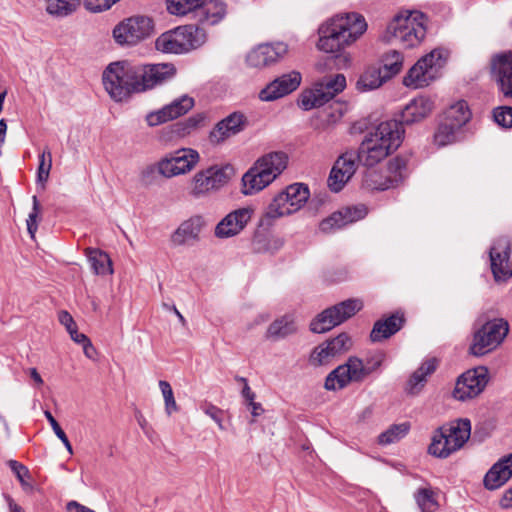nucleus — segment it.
<instances>
[{
	"label": "nucleus",
	"instance_id": "obj_1",
	"mask_svg": "<svg viewBox=\"0 0 512 512\" xmlns=\"http://www.w3.org/2000/svg\"><path fill=\"white\" fill-rule=\"evenodd\" d=\"M404 130L397 121L380 123L374 132L365 135L357 159L367 167H373L396 150L403 138Z\"/></svg>",
	"mask_w": 512,
	"mask_h": 512
},
{
	"label": "nucleus",
	"instance_id": "obj_2",
	"mask_svg": "<svg viewBox=\"0 0 512 512\" xmlns=\"http://www.w3.org/2000/svg\"><path fill=\"white\" fill-rule=\"evenodd\" d=\"M428 18L417 10H402L388 22L380 40L403 48L418 47L426 37Z\"/></svg>",
	"mask_w": 512,
	"mask_h": 512
},
{
	"label": "nucleus",
	"instance_id": "obj_3",
	"mask_svg": "<svg viewBox=\"0 0 512 512\" xmlns=\"http://www.w3.org/2000/svg\"><path fill=\"white\" fill-rule=\"evenodd\" d=\"M316 47L319 51L337 58L352 44V21L349 13L338 14L318 28Z\"/></svg>",
	"mask_w": 512,
	"mask_h": 512
},
{
	"label": "nucleus",
	"instance_id": "obj_4",
	"mask_svg": "<svg viewBox=\"0 0 512 512\" xmlns=\"http://www.w3.org/2000/svg\"><path fill=\"white\" fill-rule=\"evenodd\" d=\"M310 191L303 183H294L274 196L265 209L261 223L270 225L276 219L299 211L308 201Z\"/></svg>",
	"mask_w": 512,
	"mask_h": 512
},
{
	"label": "nucleus",
	"instance_id": "obj_5",
	"mask_svg": "<svg viewBox=\"0 0 512 512\" xmlns=\"http://www.w3.org/2000/svg\"><path fill=\"white\" fill-rule=\"evenodd\" d=\"M102 81L109 96L114 101L121 102L131 93L137 92L136 66L127 61L110 63L103 71Z\"/></svg>",
	"mask_w": 512,
	"mask_h": 512
},
{
	"label": "nucleus",
	"instance_id": "obj_6",
	"mask_svg": "<svg viewBox=\"0 0 512 512\" xmlns=\"http://www.w3.org/2000/svg\"><path fill=\"white\" fill-rule=\"evenodd\" d=\"M207 41V33L194 26L184 25L161 34L155 47L163 53L184 54L201 47Z\"/></svg>",
	"mask_w": 512,
	"mask_h": 512
},
{
	"label": "nucleus",
	"instance_id": "obj_7",
	"mask_svg": "<svg viewBox=\"0 0 512 512\" xmlns=\"http://www.w3.org/2000/svg\"><path fill=\"white\" fill-rule=\"evenodd\" d=\"M471 435V422L463 418L452 422L449 426L438 429L429 446V453L439 458H447L468 441Z\"/></svg>",
	"mask_w": 512,
	"mask_h": 512
},
{
	"label": "nucleus",
	"instance_id": "obj_8",
	"mask_svg": "<svg viewBox=\"0 0 512 512\" xmlns=\"http://www.w3.org/2000/svg\"><path fill=\"white\" fill-rule=\"evenodd\" d=\"M346 85V78L343 74L326 75L316 80L310 88L301 92L298 105L305 111L322 107L341 93Z\"/></svg>",
	"mask_w": 512,
	"mask_h": 512
},
{
	"label": "nucleus",
	"instance_id": "obj_9",
	"mask_svg": "<svg viewBox=\"0 0 512 512\" xmlns=\"http://www.w3.org/2000/svg\"><path fill=\"white\" fill-rule=\"evenodd\" d=\"M448 58V52L441 48L433 49L421 57L403 79L406 87L423 88L433 82Z\"/></svg>",
	"mask_w": 512,
	"mask_h": 512
},
{
	"label": "nucleus",
	"instance_id": "obj_10",
	"mask_svg": "<svg viewBox=\"0 0 512 512\" xmlns=\"http://www.w3.org/2000/svg\"><path fill=\"white\" fill-rule=\"evenodd\" d=\"M234 175L231 165H212L194 174L189 194L196 199L206 197L224 187Z\"/></svg>",
	"mask_w": 512,
	"mask_h": 512
},
{
	"label": "nucleus",
	"instance_id": "obj_11",
	"mask_svg": "<svg viewBox=\"0 0 512 512\" xmlns=\"http://www.w3.org/2000/svg\"><path fill=\"white\" fill-rule=\"evenodd\" d=\"M407 175V160L397 156L388 161L385 170H367L364 179V187L372 190H387L401 183Z\"/></svg>",
	"mask_w": 512,
	"mask_h": 512
},
{
	"label": "nucleus",
	"instance_id": "obj_12",
	"mask_svg": "<svg viewBox=\"0 0 512 512\" xmlns=\"http://www.w3.org/2000/svg\"><path fill=\"white\" fill-rule=\"evenodd\" d=\"M154 33L152 18L135 15L124 19L113 29V37L120 45H136Z\"/></svg>",
	"mask_w": 512,
	"mask_h": 512
},
{
	"label": "nucleus",
	"instance_id": "obj_13",
	"mask_svg": "<svg viewBox=\"0 0 512 512\" xmlns=\"http://www.w3.org/2000/svg\"><path fill=\"white\" fill-rule=\"evenodd\" d=\"M200 161V154L192 148H180L159 159V175L170 179L191 172Z\"/></svg>",
	"mask_w": 512,
	"mask_h": 512
},
{
	"label": "nucleus",
	"instance_id": "obj_14",
	"mask_svg": "<svg viewBox=\"0 0 512 512\" xmlns=\"http://www.w3.org/2000/svg\"><path fill=\"white\" fill-rule=\"evenodd\" d=\"M508 323L503 319L486 322L473 337L470 351L475 356H482L495 349L508 333Z\"/></svg>",
	"mask_w": 512,
	"mask_h": 512
},
{
	"label": "nucleus",
	"instance_id": "obj_15",
	"mask_svg": "<svg viewBox=\"0 0 512 512\" xmlns=\"http://www.w3.org/2000/svg\"><path fill=\"white\" fill-rule=\"evenodd\" d=\"M137 92L153 89L171 80L176 74V68L170 63L145 64L136 66Z\"/></svg>",
	"mask_w": 512,
	"mask_h": 512
},
{
	"label": "nucleus",
	"instance_id": "obj_16",
	"mask_svg": "<svg viewBox=\"0 0 512 512\" xmlns=\"http://www.w3.org/2000/svg\"><path fill=\"white\" fill-rule=\"evenodd\" d=\"M488 383V371L485 367H478L463 373L456 381L453 397L459 401H466L481 394Z\"/></svg>",
	"mask_w": 512,
	"mask_h": 512
},
{
	"label": "nucleus",
	"instance_id": "obj_17",
	"mask_svg": "<svg viewBox=\"0 0 512 512\" xmlns=\"http://www.w3.org/2000/svg\"><path fill=\"white\" fill-rule=\"evenodd\" d=\"M352 315V300L347 299L317 315L310 323V329L314 333H325L335 326L340 325Z\"/></svg>",
	"mask_w": 512,
	"mask_h": 512
},
{
	"label": "nucleus",
	"instance_id": "obj_18",
	"mask_svg": "<svg viewBox=\"0 0 512 512\" xmlns=\"http://www.w3.org/2000/svg\"><path fill=\"white\" fill-rule=\"evenodd\" d=\"M287 52L288 46L284 42L263 43L248 52L246 63L249 67L262 69L278 62Z\"/></svg>",
	"mask_w": 512,
	"mask_h": 512
},
{
	"label": "nucleus",
	"instance_id": "obj_19",
	"mask_svg": "<svg viewBox=\"0 0 512 512\" xmlns=\"http://www.w3.org/2000/svg\"><path fill=\"white\" fill-rule=\"evenodd\" d=\"M511 243L507 237L498 238L490 248L491 269L496 281L512 276Z\"/></svg>",
	"mask_w": 512,
	"mask_h": 512
},
{
	"label": "nucleus",
	"instance_id": "obj_20",
	"mask_svg": "<svg viewBox=\"0 0 512 512\" xmlns=\"http://www.w3.org/2000/svg\"><path fill=\"white\" fill-rule=\"evenodd\" d=\"M248 124L247 117L241 112H233L219 121L209 133V141L219 145L232 136L242 132Z\"/></svg>",
	"mask_w": 512,
	"mask_h": 512
},
{
	"label": "nucleus",
	"instance_id": "obj_21",
	"mask_svg": "<svg viewBox=\"0 0 512 512\" xmlns=\"http://www.w3.org/2000/svg\"><path fill=\"white\" fill-rule=\"evenodd\" d=\"M301 74L292 71L284 74L263 88L259 93L262 101H274L295 91L301 84Z\"/></svg>",
	"mask_w": 512,
	"mask_h": 512
},
{
	"label": "nucleus",
	"instance_id": "obj_22",
	"mask_svg": "<svg viewBox=\"0 0 512 512\" xmlns=\"http://www.w3.org/2000/svg\"><path fill=\"white\" fill-rule=\"evenodd\" d=\"M253 209L243 207L227 214L215 227V236L229 238L239 234L250 221Z\"/></svg>",
	"mask_w": 512,
	"mask_h": 512
},
{
	"label": "nucleus",
	"instance_id": "obj_23",
	"mask_svg": "<svg viewBox=\"0 0 512 512\" xmlns=\"http://www.w3.org/2000/svg\"><path fill=\"white\" fill-rule=\"evenodd\" d=\"M491 73L505 97L512 96V51L491 59Z\"/></svg>",
	"mask_w": 512,
	"mask_h": 512
},
{
	"label": "nucleus",
	"instance_id": "obj_24",
	"mask_svg": "<svg viewBox=\"0 0 512 512\" xmlns=\"http://www.w3.org/2000/svg\"><path fill=\"white\" fill-rule=\"evenodd\" d=\"M211 121L207 112H198L188 117L183 122H178L172 126L166 127L160 132L161 141H171L174 137H185L193 131L207 126Z\"/></svg>",
	"mask_w": 512,
	"mask_h": 512
},
{
	"label": "nucleus",
	"instance_id": "obj_25",
	"mask_svg": "<svg viewBox=\"0 0 512 512\" xmlns=\"http://www.w3.org/2000/svg\"><path fill=\"white\" fill-rule=\"evenodd\" d=\"M228 13V6L222 0H209L197 10L195 17L196 27L204 30L221 23Z\"/></svg>",
	"mask_w": 512,
	"mask_h": 512
},
{
	"label": "nucleus",
	"instance_id": "obj_26",
	"mask_svg": "<svg viewBox=\"0 0 512 512\" xmlns=\"http://www.w3.org/2000/svg\"><path fill=\"white\" fill-rule=\"evenodd\" d=\"M352 178V153L340 155L331 168L327 186L334 193L340 192Z\"/></svg>",
	"mask_w": 512,
	"mask_h": 512
},
{
	"label": "nucleus",
	"instance_id": "obj_27",
	"mask_svg": "<svg viewBox=\"0 0 512 512\" xmlns=\"http://www.w3.org/2000/svg\"><path fill=\"white\" fill-rule=\"evenodd\" d=\"M206 222L200 215L183 221L172 235V242L177 246L192 245L199 241L200 233Z\"/></svg>",
	"mask_w": 512,
	"mask_h": 512
},
{
	"label": "nucleus",
	"instance_id": "obj_28",
	"mask_svg": "<svg viewBox=\"0 0 512 512\" xmlns=\"http://www.w3.org/2000/svg\"><path fill=\"white\" fill-rule=\"evenodd\" d=\"M512 476V453L496 462L486 473L484 485L489 490H495L504 485Z\"/></svg>",
	"mask_w": 512,
	"mask_h": 512
},
{
	"label": "nucleus",
	"instance_id": "obj_29",
	"mask_svg": "<svg viewBox=\"0 0 512 512\" xmlns=\"http://www.w3.org/2000/svg\"><path fill=\"white\" fill-rule=\"evenodd\" d=\"M434 106V101L428 96L413 98L402 110V121L406 124L420 122L431 114Z\"/></svg>",
	"mask_w": 512,
	"mask_h": 512
},
{
	"label": "nucleus",
	"instance_id": "obj_30",
	"mask_svg": "<svg viewBox=\"0 0 512 512\" xmlns=\"http://www.w3.org/2000/svg\"><path fill=\"white\" fill-rule=\"evenodd\" d=\"M271 183L273 181L267 176L266 172L253 163L242 176L241 192L246 196H251L264 190Z\"/></svg>",
	"mask_w": 512,
	"mask_h": 512
},
{
	"label": "nucleus",
	"instance_id": "obj_31",
	"mask_svg": "<svg viewBox=\"0 0 512 512\" xmlns=\"http://www.w3.org/2000/svg\"><path fill=\"white\" fill-rule=\"evenodd\" d=\"M254 163L274 182L287 168L288 155L282 151H273L259 157Z\"/></svg>",
	"mask_w": 512,
	"mask_h": 512
},
{
	"label": "nucleus",
	"instance_id": "obj_32",
	"mask_svg": "<svg viewBox=\"0 0 512 512\" xmlns=\"http://www.w3.org/2000/svg\"><path fill=\"white\" fill-rule=\"evenodd\" d=\"M404 323L403 314L395 313L383 320H378L370 333L373 342H379L389 338L398 332Z\"/></svg>",
	"mask_w": 512,
	"mask_h": 512
},
{
	"label": "nucleus",
	"instance_id": "obj_33",
	"mask_svg": "<svg viewBox=\"0 0 512 512\" xmlns=\"http://www.w3.org/2000/svg\"><path fill=\"white\" fill-rule=\"evenodd\" d=\"M404 323L403 314L395 313L383 320H378L370 333L373 342H379L389 338L398 332Z\"/></svg>",
	"mask_w": 512,
	"mask_h": 512
},
{
	"label": "nucleus",
	"instance_id": "obj_34",
	"mask_svg": "<svg viewBox=\"0 0 512 512\" xmlns=\"http://www.w3.org/2000/svg\"><path fill=\"white\" fill-rule=\"evenodd\" d=\"M436 368L437 360L435 358L425 360L408 379L405 388L407 393L411 395L419 394L427 382V377L433 374Z\"/></svg>",
	"mask_w": 512,
	"mask_h": 512
},
{
	"label": "nucleus",
	"instance_id": "obj_35",
	"mask_svg": "<svg viewBox=\"0 0 512 512\" xmlns=\"http://www.w3.org/2000/svg\"><path fill=\"white\" fill-rule=\"evenodd\" d=\"M298 330L296 319L292 314H285L275 319L267 328L266 338L278 341L295 334Z\"/></svg>",
	"mask_w": 512,
	"mask_h": 512
},
{
	"label": "nucleus",
	"instance_id": "obj_36",
	"mask_svg": "<svg viewBox=\"0 0 512 512\" xmlns=\"http://www.w3.org/2000/svg\"><path fill=\"white\" fill-rule=\"evenodd\" d=\"M352 381V357L347 362L331 371L324 383V388L328 391L343 389Z\"/></svg>",
	"mask_w": 512,
	"mask_h": 512
},
{
	"label": "nucleus",
	"instance_id": "obj_37",
	"mask_svg": "<svg viewBox=\"0 0 512 512\" xmlns=\"http://www.w3.org/2000/svg\"><path fill=\"white\" fill-rule=\"evenodd\" d=\"M387 80L380 67L370 66L360 75L356 88L361 92L375 90Z\"/></svg>",
	"mask_w": 512,
	"mask_h": 512
},
{
	"label": "nucleus",
	"instance_id": "obj_38",
	"mask_svg": "<svg viewBox=\"0 0 512 512\" xmlns=\"http://www.w3.org/2000/svg\"><path fill=\"white\" fill-rule=\"evenodd\" d=\"M45 11L52 17L65 18L77 11L81 0H43Z\"/></svg>",
	"mask_w": 512,
	"mask_h": 512
},
{
	"label": "nucleus",
	"instance_id": "obj_39",
	"mask_svg": "<svg viewBox=\"0 0 512 512\" xmlns=\"http://www.w3.org/2000/svg\"><path fill=\"white\" fill-rule=\"evenodd\" d=\"M471 118V112L465 101L452 104L445 112L444 121L460 129Z\"/></svg>",
	"mask_w": 512,
	"mask_h": 512
},
{
	"label": "nucleus",
	"instance_id": "obj_40",
	"mask_svg": "<svg viewBox=\"0 0 512 512\" xmlns=\"http://www.w3.org/2000/svg\"><path fill=\"white\" fill-rule=\"evenodd\" d=\"M86 255L95 274L109 275L113 273L112 261L107 253L98 249L87 248Z\"/></svg>",
	"mask_w": 512,
	"mask_h": 512
},
{
	"label": "nucleus",
	"instance_id": "obj_41",
	"mask_svg": "<svg viewBox=\"0 0 512 512\" xmlns=\"http://www.w3.org/2000/svg\"><path fill=\"white\" fill-rule=\"evenodd\" d=\"M352 222V210L349 207H346L343 210H339L333 213L328 218L324 219L319 228L324 233H331L337 229H340L347 224Z\"/></svg>",
	"mask_w": 512,
	"mask_h": 512
},
{
	"label": "nucleus",
	"instance_id": "obj_42",
	"mask_svg": "<svg viewBox=\"0 0 512 512\" xmlns=\"http://www.w3.org/2000/svg\"><path fill=\"white\" fill-rule=\"evenodd\" d=\"M381 61L383 64L382 73L389 80L402 70L404 57L400 51L393 49L385 52L381 57Z\"/></svg>",
	"mask_w": 512,
	"mask_h": 512
},
{
	"label": "nucleus",
	"instance_id": "obj_43",
	"mask_svg": "<svg viewBox=\"0 0 512 512\" xmlns=\"http://www.w3.org/2000/svg\"><path fill=\"white\" fill-rule=\"evenodd\" d=\"M414 499L421 512H435L439 507L437 495L429 487L418 488Z\"/></svg>",
	"mask_w": 512,
	"mask_h": 512
},
{
	"label": "nucleus",
	"instance_id": "obj_44",
	"mask_svg": "<svg viewBox=\"0 0 512 512\" xmlns=\"http://www.w3.org/2000/svg\"><path fill=\"white\" fill-rule=\"evenodd\" d=\"M194 99L188 95L173 100L170 104L164 106V109L170 120L185 115L194 107Z\"/></svg>",
	"mask_w": 512,
	"mask_h": 512
},
{
	"label": "nucleus",
	"instance_id": "obj_45",
	"mask_svg": "<svg viewBox=\"0 0 512 512\" xmlns=\"http://www.w3.org/2000/svg\"><path fill=\"white\" fill-rule=\"evenodd\" d=\"M409 430L410 423L408 422L393 424L378 436V442L381 445L396 443L404 438L408 434Z\"/></svg>",
	"mask_w": 512,
	"mask_h": 512
},
{
	"label": "nucleus",
	"instance_id": "obj_46",
	"mask_svg": "<svg viewBox=\"0 0 512 512\" xmlns=\"http://www.w3.org/2000/svg\"><path fill=\"white\" fill-rule=\"evenodd\" d=\"M205 0H167V10L176 16H185L197 10L204 4Z\"/></svg>",
	"mask_w": 512,
	"mask_h": 512
},
{
	"label": "nucleus",
	"instance_id": "obj_47",
	"mask_svg": "<svg viewBox=\"0 0 512 512\" xmlns=\"http://www.w3.org/2000/svg\"><path fill=\"white\" fill-rule=\"evenodd\" d=\"M52 168V153L49 147H45L41 154H39V165L37 168V178L36 181L38 184L42 185V188H45V183L49 179L50 171Z\"/></svg>",
	"mask_w": 512,
	"mask_h": 512
},
{
	"label": "nucleus",
	"instance_id": "obj_48",
	"mask_svg": "<svg viewBox=\"0 0 512 512\" xmlns=\"http://www.w3.org/2000/svg\"><path fill=\"white\" fill-rule=\"evenodd\" d=\"M334 357L329 345L324 342L313 349L309 357V363L314 367H319L327 365Z\"/></svg>",
	"mask_w": 512,
	"mask_h": 512
},
{
	"label": "nucleus",
	"instance_id": "obj_49",
	"mask_svg": "<svg viewBox=\"0 0 512 512\" xmlns=\"http://www.w3.org/2000/svg\"><path fill=\"white\" fill-rule=\"evenodd\" d=\"M458 130V128L443 120L434 135L435 143L438 146H445L452 143L455 140V134Z\"/></svg>",
	"mask_w": 512,
	"mask_h": 512
},
{
	"label": "nucleus",
	"instance_id": "obj_50",
	"mask_svg": "<svg viewBox=\"0 0 512 512\" xmlns=\"http://www.w3.org/2000/svg\"><path fill=\"white\" fill-rule=\"evenodd\" d=\"M159 388L161 390L164 403H165V412L167 415H171L179 410V407L175 401L174 393L169 382L165 380L159 381Z\"/></svg>",
	"mask_w": 512,
	"mask_h": 512
},
{
	"label": "nucleus",
	"instance_id": "obj_51",
	"mask_svg": "<svg viewBox=\"0 0 512 512\" xmlns=\"http://www.w3.org/2000/svg\"><path fill=\"white\" fill-rule=\"evenodd\" d=\"M32 202H33V206H32V210L31 212L29 213L28 215V218L26 220V224H27V230H28V233L30 235V237L32 239L35 238V234L37 232V229H38V224H39V221H40V214H41V205L38 201V198L36 196H33L32 197Z\"/></svg>",
	"mask_w": 512,
	"mask_h": 512
},
{
	"label": "nucleus",
	"instance_id": "obj_52",
	"mask_svg": "<svg viewBox=\"0 0 512 512\" xmlns=\"http://www.w3.org/2000/svg\"><path fill=\"white\" fill-rule=\"evenodd\" d=\"M381 361L375 360L364 364L362 360L354 358V381H361L380 366Z\"/></svg>",
	"mask_w": 512,
	"mask_h": 512
},
{
	"label": "nucleus",
	"instance_id": "obj_53",
	"mask_svg": "<svg viewBox=\"0 0 512 512\" xmlns=\"http://www.w3.org/2000/svg\"><path fill=\"white\" fill-rule=\"evenodd\" d=\"M7 465L10 467V469L15 474L16 478L19 480L23 489L26 490L28 488H31L30 483L26 481V478L30 477V473L25 465L16 460H9L7 462Z\"/></svg>",
	"mask_w": 512,
	"mask_h": 512
},
{
	"label": "nucleus",
	"instance_id": "obj_54",
	"mask_svg": "<svg viewBox=\"0 0 512 512\" xmlns=\"http://www.w3.org/2000/svg\"><path fill=\"white\" fill-rule=\"evenodd\" d=\"M326 343L329 345L334 356H337L349 348L350 337L348 334L343 333Z\"/></svg>",
	"mask_w": 512,
	"mask_h": 512
},
{
	"label": "nucleus",
	"instance_id": "obj_55",
	"mask_svg": "<svg viewBox=\"0 0 512 512\" xmlns=\"http://www.w3.org/2000/svg\"><path fill=\"white\" fill-rule=\"evenodd\" d=\"M496 123L504 128L512 127V107H500L494 110Z\"/></svg>",
	"mask_w": 512,
	"mask_h": 512
},
{
	"label": "nucleus",
	"instance_id": "obj_56",
	"mask_svg": "<svg viewBox=\"0 0 512 512\" xmlns=\"http://www.w3.org/2000/svg\"><path fill=\"white\" fill-rule=\"evenodd\" d=\"M159 174V160L155 164L145 166L140 172V179L145 185H151Z\"/></svg>",
	"mask_w": 512,
	"mask_h": 512
},
{
	"label": "nucleus",
	"instance_id": "obj_57",
	"mask_svg": "<svg viewBox=\"0 0 512 512\" xmlns=\"http://www.w3.org/2000/svg\"><path fill=\"white\" fill-rule=\"evenodd\" d=\"M167 121H170V119H169L164 107L157 111L150 112L146 116V122H147L148 126H150V127L160 125Z\"/></svg>",
	"mask_w": 512,
	"mask_h": 512
},
{
	"label": "nucleus",
	"instance_id": "obj_58",
	"mask_svg": "<svg viewBox=\"0 0 512 512\" xmlns=\"http://www.w3.org/2000/svg\"><path fill=\"white\" fill-rule=\"evenodd\" d=\"M114 5L112 0H86L85 7L87 10L97 13L108 10Z\"/></svg>",
	"mask_w": 512,
	"mask_h": 512
},
{
	"label": "nucleus",
	"instance_id": "obj_59",
	"mask_svg": "<svg viewBox=\"0 0 512 512\" xmlns=\"http://www.w3.org/2000/svg\"><path fill=\"white\" fill-rule=\"evenodd\" d=\"M368 28L365 18L361 14L354 13V41L362 36Z\"/></svg>",
	"mask_w": 512,
	"mask_h": 512
},
{
	"label": "nucleus",
	"instance_id": "obj_60",
	"mask_svg": "<svg viewBox=\"0 0 512 512\" xmlns=\"http://www.w3.org/2000/svg\"><path fill=\"white\" fill-rule=\"evenodd\" d=\"M58 320L66 328L68 333L77 327L71 314L65 310L59 312Z\"/></svg>",
	"mask_w": 512,
	"mask_h": 512
},
{
	"label": "nucleus",
	"instance_id": "obj_61",
	"mask_svg": "<svg viewBox=\"0 0 512 512\" xmlns=\"http://www.w3.org/2000/svg\"><path fill=\"white\" fill-rule=\"evenodd\" d=\"M205 414L208 415L211 419H213L219 426L220 429H224V426H223V419H222V411L214 406V405H209L205 410H204Z\"/></svg>",
	"mask_w": 512,
	"mask_h": 512
},
{
	"label": "nucleus",
	"instance_id": "obj_62",
	"mask_svg": "<svg viewBox=\"0 0 512 512\" xmlns=\"http://www.w3.org/2000/svg\"><path fill=\"white\" fill-rule=\"evenodd\" d=\"M44 415L46 417V419L48 420V422L50 423L51 425V428L52 430L54 431L55 435L58 437V436H61L63 435L65 432L63 431V429L60 427L59 423L56 421V419L53 417V415L51 414L50 411L48 410H45L44 411Z\"/></svg>",
	"mask_w": 512,
	"mask_h": 512
},
{
	"label": "nucleus",
	"instance_id": "obj_63",
	"mask_svg": "<svg viewBox=\"0 0 512 512\" xmlns=\"http://www.w3.org/2000/svg\"><path fill=\"white\" fill-rule=\"evenodd\" d=\"M67 511L68 512H95L94 510H92L76 501L68 502Z\"/></svg>",
	"mask_w": 512,
	"mask_h": 512
},
{
	"label": "nucleus",
	"instance_id": "obj_64",
	"mask_svg": "<svg viewBox=\"0 0 512 512\" xmlns=\"http://www.w3.org/2000/svg\"><path fill=\"white\" fill-rule=\"evenodd\" d=\"M500 506L503 509H509L512 507V487L505 491L502 498L500 499Z\"/></svg>",
	"mask_w": 512,
	"mask_h": 512
}]
</instances>
